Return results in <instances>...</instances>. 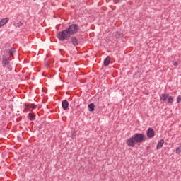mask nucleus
I'll list each match as a JSON object with an SVG mask.
<instances>
[{
	"instance_id": "nucleus-1",
	"label": "nucleus",
	"mask_w": 181,
	"mask_h": 181,
	"mask_svg": "<svg viewBox=\"0 0 181 181\" xmlns=\"http://www.w3.org/2000/svg\"><path fill=\"white\" fill-rule=\"evenodd\" d=\"M145 141V134L136 133L131 138L128 139L126 141L127 146L134 148L136 144H142Z\"/></svg>"
},
{
	"instance_id": "nucleus-2",
	"label": "nucleus",
	"mask_w": 181,
	"mask_h": 181,
	"mask_svg": "<svg viewBox=\"0 0 181 181\" xmlns=\"http://www.w3.org/2000/svg\"><path fill=\"white\" fill-rule=\"evenodd\" d=\"M71 37V35H70V34L69 33L66 29L61 32H59L57 36V39H59L60 42H64V40H69V39H70Z\"/></svg>"
},
{
	"instance_id": "nucleus-3",
	"label": "nucleus",
	"mask_w": 181,
	"mask_h": 181,
	"mask_svg": "<svg viewBox=\"0 0 181 181\" xmlns=\"http://www.w3.org/2000/svg\"><path fill=\"white\" fill-rule=\"evenodd\" d=\"M66 30L68 31V33L70 35V36L76 35V33L78 32V25L71 24L66 28Z\"/></svg>"
},
{
	"instance_id": "nucleus-4",
	"label": "nucleus",
	"mask_w": 181,
	"mask_h": 181,
	"mask_svg": "<svg viewBox=\"0 0 181 181\" xmlns=\"http://www.w3.org/2000/svg\"><path fill=\"white\" fill-rule=\"evenodd\" d=\"M1 64L4 67V69H5V67H8V66L9 64H11V62L9 61V57H8L5 55H2Z\"/></svg>"
},
{
	"instance_id": "nucleus-5",
	"label": "nucleus",
	"mask_w": 181,
	"mask_h": 181,
	"mask_svg": "<svg viewBox=\"0 0 181 181\" xmlns=\"http://www.w3.org/2000/svg\"><path fill=\"white\" fill-rule=\"evenodd\" d=\"M146 134H147V138H153V136H155V130H153V129H152L151 127H149L147 129L146 132Z\"/></svg>"
},
{
	"instance_id": "nucleus-6",
	"label": "nucleus",
	"mask_w": 181,
	"mask_h": 181,
	"mask_svg": "<svg viewBox=\"0 0 181 181\" xmlns=\"http://www.w3.org/2000/svg\"><path fill=\"white\" fill-rule=\"evenodd\" d=\"M27 110L28 111H33V110H35V104H25L23 112L27 111Z\"/></svg>"
},
{
	"instance_id": "nucleus-7",
	"label": "nucleus",
	"mask_w": 181,
	"mask_h": 181,
	"mask_svg": "<svg viewBox=\"0 0 181 181\" xmlns=\"http://www.w3.org/2000/svg\"><path fill=\"white\" fill-rule=\"evenodd\" d=\"M70 42L73 45V46H77L78 45V39H77V37L72 36L70 38Z\"/></svg>"
},
{
	"instance_id": "nucleus-8",
	"label": "nucleus",
	"mask_w": 181,
	"mask_h": 181,
	"mask_svg": "<svg viewBox=\"0 0 181 181\" xmlns=\"http://www.w3.org/2000/svg\"><path fill=\"white\" fill-rule=\"evenodd\" d=\"M62 107L63 108V110H64L65 111L66 110H69V101H67V100H64L62 101Z\"/></svg>"
},
{
	"instance_id": "nucleus-9",
	"label": "nucleus",
	"mask_w": 181,
	"mask_h": 181,
	"mask_svg": "<svg viewBox=\"0 0 181 181\" xmlns=\"http://www.w3.org/2000/svg\"><path fill=\"white\" fill-rule=\"evenodd\" d=\"M111 62V57L107 56L105 59H104V66L105 67H107V66L110 65V63Z\"/></svg>"
},
{
	"instance_id": "nucleus-10",
	"label": "nucleus",
	"mask_w": 181,
	"mask_h": 181,
	"mask_svg": "<svg viewBox=\"0 0 181 181\" xmlns=\"http://www.w3.org/2000/svg\"><path fill=\"white\" fill-rule=\"evenodd\" d=\"M9 21V18H5L0 21V28L4 26Z\"/></svg>"
},
{
	"instance_id": "nucleus-11",
	"label": "nucleus",
	"mask_w": 181,
	"mask_h": 181,
	"mask_svg": "<svg viewBox=\"0 0 181 181\" xmlns=\"http://www.w3.org/2000/svg\"><path fill=\"white\" fill-rule=\"evenodd\" d=\"M115 37H116V39H122L124 34L119 31H117L115 33Z\"/></svg>"
},
{
	"instance_id": "nucleus-12",
	"label": "nucleus",
	"mask_w": 181,
	"mask_h": 181,
	"mask_svg": "<svg viewBox=\"0 0 181 181\" xmlns=\"http://www.w3.org/2000/svg\"><path fill=\"white\" fill-rule=\"evenodd\" d=\"M169 97V94L168 93H163L160 96V101H166Z\"/></svg>"
},
{
	"instance_id": "nucleus-13",
	"label": "nucleus",
	"mask_w": 181,
	"mask_h": 181,
	"mask_svg": "<svg viewBox=\"0 0 181 181\" xmlns=\"http://www.w3.org/2000/svg\"><path fill=\"white\" fill-rule=\"evenodd\" d=\"M163 144H165V140L161 139L157 144L156 149H160L163 146Z\"/></svg>"
},
{
	"instance_id": "nucleus-14",
	"label": "nucleus",
	"mask_w": 181,
	"mask_h": 181,
	"mask_svg": "<svg viewBox=\"0 0 181 181\" xmlns=\"http://www.w3.org/2000/svg\"><path fill=\"white\" fill-rule=\"evenodd\" d=\"M16 52V49L14 47H11L10 49L6 50V53H8L10 56H13V54Z\"/></svg>"
},
{
	"instance_id": "nucleus-15",
	"label": "nucleus",
	"mask_w": 181,
	"mask_h": 181,
	"mask_svg": "<svg viewBox=\"0 0 181 181\" xmlns=\"http://www.w3.org/2000/svg\"><path fill=\"white\" fill-rule=\"evenodd\" d=\"M28 118L30 121H35V119H36V115H35L34 113H29L28 115Z\"/></svg>"
},
{
	"instance_id": "nucleus-16",
	"label": "nucleus",
	"mask_w": 181,
	"mask_h": 181,
	"mask_svg": "<svg viewBox=\"0 0 181 181\" xmlns=\"http://www.w3.org/2000/svg\"><path fill=\"white\" fill-rule=\"evenodd\" d=\"M88 108L90 112H93L95 108V105H94V103H90L88 105Z\"/></svg>"
},
{
	"instance_id": "nucleus-17",
	"label": "nucleus",
	"mask_w": 181,
	"mask_h": 181,
	"mask_svg": "<svg viewBox=\"0 0 181 181\" xmlns=\"http://www.w3.org/2000/svg\"><path fill=\"white\" fill-rule=\"evenodd\" d=\"M167 103L170 105L173 104V97L168 95Z\"/></svg>"
},
{
	"instance_id": "nucleus-18",
	"label": "nucleus",
	"mask_w": 181,
	"mask_h": 181,
	"mask_svg": "<svg viewBox=\"0 0 181 181\" xmlns=\"http://www.w3.org/2000/svg\"><path fill=\"white\" fill-rule=\"evenodd\" d=\"M175 153H177V155H180V153H181V148H180V147H177L176 148Z\"/></svg>"
},
{
	"instance_id": "nucleus-19",
	"label": "nucleus",
	"mask_w": 181,
	"mask_h": 181,
	"mask_svg": "<svg viewBox=\"0 0 181 181\" xmlns=\"http://www.w3.org/2000/svg\"><path fill=\"white\" fill-rule=\"evenodd\" d=\"M22 25H23V23H22V22H21V21L17 23H16V26L17 28H21V26H22Z\"/></svg>"
},
{
	"instance_id": "nucleus-20",
	"label": "nucleus",
	"mask_w": 181,
	"mask_h": 181,
	"mask_svg": "<svg viewBox=\"0 0 181 181\" xmlns=\"http://www.w3.org/2000/svg\"><path fill=\"white\" fill-rule=\"evenodd\" d=\"M173 66H175V67H177V66H179V62H176V61H173L172 62Z\"/></svg>"
},
{
	"instance_id": "nucleus-21",
	"label": "nucleus",
	"mask_w": 181,
	"mask_h": 181,
	"mask_svg": "<svg viewBox=\"0 0 181 181\" xmlns=\"http://www.w3.org/2000/svg\"><path fill=\"white\" fill-rule=\"evenodd\" d=\"M177 103H181V95H178L177 98Z\"/></svg>"
},
{
	"instance_id": "nucleus-22",
	"label": "nucleus",
	"mask_w": 181,
	"mask_h": 181,
	"mask_svg": "<svg viewBox=\"0 0 181 181\" xmlns=\"http://www.w3.org/2000/svg\"><path fill=\"white\" fill-rule=\"evenodd\" d=\"M71 136H73V135H74V133H71Z\"/></svg>"
},
{
	"instance_id": "nucleus-23",
	"label": "nucleus",
	"mask_w": 181,
	"mask_h": 181,
	"mask_svg": "<svg viewBox=\"0 0 181 181\" xmlns=\"http://www.w3.org/2000/svg\"><path fill=\"white\" fill-rule=\"evenodd\" d=\"M75 64H77V62H75Z\"/></svg>"
}]
</instances>
